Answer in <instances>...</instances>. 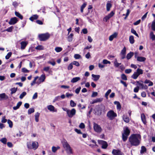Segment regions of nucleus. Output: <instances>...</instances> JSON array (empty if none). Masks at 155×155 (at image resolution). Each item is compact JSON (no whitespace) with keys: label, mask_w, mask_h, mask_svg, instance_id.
Listing matches in <instances>:
<instances>
[{"label":"nucleus","mask_w":155,"mask_h":155,"mask_svg":"<svg viewBox=\"0 0 155 155\" xmlns=\"http://www.w3.org/2000/svg\"><path fill=\"white\" fill-rule=\"evenodd\" d=\"M18 21V20L17 18L14 17L10 19L8 23L10 25H14Z\"/></svg>","instance_id":"obj_14"},{"label":"nucleus","mask_w":155,"mask_h":155,"mask_svg":"<svg viewBox=\"0 0 155 155\" xmlns=\"http://www.w3.org/2000/svg\"><path fill=\"white\" fill-rule=\"evenodd\" d=\"M45 79V76L44 74H42L39 78L38 80L37 81L36 84H40L41 83L44 82Z\"/></svg>","instance_id":"obj_12"},{"label":"nucleus","mask_w":155,"mask_h":155,"mask_svg":"<svg viewBox=\"0 0 155 155\" xmlns=\"http://www.w3.org/2000/svg\"><path fill=\"white\" fill-rule=\"evenodd\" d=\"M141 120L144 124H146V121L145 118V117L144 114H141Z\"/></svg>","instance_id":"obj_28"},{"label":"nucleus","mask_w":155,"mask_h":155,"mask_svg":"<svg viewBox=\"0 0 155 155\" xmlns=\"http://www.w3.org/2000/svg\"><path fill=\"white\" fill-rule=\"evenodd\" d=\"M38 76H36L35 78L32 81V82L31 83V86H33L35 83H36V81L38 78Z\"/></svg>","instance_id":"obj_42"},{"label":"nucleus","mask_w":155,"mask_h":155,"mask_svg":"<svg viewBox=\"0 0 155 155\" xmlns=\"http://www.w3.org/2000/svg\"><path fill=\"white\" fill-rule=\"evenodd\" d=\"M76 112L75 109L72 108L71 110L69 109L67 114L69 117L71 118L75 114Z\"/></svg>","instance_id":"obj_10"},{"label":"nucleus","mask_w":155,"mask_h":155,"mask_svg":"<svg viewBox=\"0 0 155 155\" xmlns=\"http://www.w3.org/2000/svg\"><path fill=\"white\" fill-rule=\"evenodd\" d=\"M63 146L67 151V153L71 154L72 153V149L70 145L66 140H64L62 142Z\"/></svg>","instance_id":"obj_3"},{"label":"nucleus","mask_w":155,"mask_h":155,"mask_svg":"<svg viewBox=\"0 0 155 155\" xmlns=\"http://www.w3.org/2000/svg\"><path fill=\"white\" fill-rule=\"evenodd\" d=\"M93 128L94 131L97 133H100L102 131V129L100 126L95 123L94 124Z\"/></svg>","instance_id":"obj_9"},{"label":"nucleus","mask_w":155,"mask_h":155,"mask_svg":"<svg viewBox=\"0 0 155 155\" xmlns=\"http://www.w3.org/2000/svg\"><path fill=\"white\" fill-rule=\"evenodd\" d=\"M123 119L124 121L126 123H128L130 121V119L127 115H124L123 116Z\"/></svg>","instance_id":"obj_21"},{"label":"nucleus","mask_w":155,"mask_h":155,"mask_svg":"<svg viewBox=\"0 0 155 155\" xmlns=\"http://www.w3.org/2000/svg\"><path fill=\"white\" fill-rule=\"evenodd\" d=\"M126 49L125 47H124L123 49L121 50L120 54H126Z\"/></svg>","instance_id":"obj_44"},{"label":"nucleus","mask_w":155,"mask_h":155,"mask_svg":"<svg viewBox=\"0 0 155 155\" xmlns=\"http://www.w3.org/2000/svg\"><path fill=\"white\" fill-rule=\"evenodd\" d=\"M139 90V87L138 86H137L134 88V92L137 93L138 92Z\"/></svg>","instance_id":"obj_62"},{"label":"nucleus","mask_w":155,"mask_h":155,"mask_svg":"<svg viewBox=\"0 0 155 155\" xmlns=\"http://www.w3.org/2000/svg\"><path fill=\"white\" fill-rule=\"evenodd\" d=\"M151 28L152 29L155 31V21H153L151 25Z\"/></svg>","instance_id":"obj_54"},{"label":"nucleus","mask_w":155,"mask_h":155,"mask_svg":"<svg viewBox=\"0 0 155 155\" xmlns=\"http://www.w3.org/2000/svg\"><path fill=\"white\" fill-rule=\"evenodd\" d=\"M50 35L48 33L42 34L38 35V38L40 41H44L48 39L50 37Z\"/></svg>","instance_id":"obj_7"},{"label":"nucleus","mask_w":155,"mask_h":155,"mask_svg":"<svg viewBox=\"0 0 155 155\" xmlns=\"http://www.w3.org/2000/svg\"><path fill=\"white\" fill-rule=\"evenodd\" d=\"M38 16L37 15H34L29 18V19L31 21H33L34 20L37 19L38 18Z\"/></svg>","instance_id":"obj_25"},{"label":"nucleus","mask_w":155,"mask_h":155,"mask_svg":"<svg viewBox=\"0 0 155 155\" xmlns=\"http://www.w3.org/2000/svg\"><path fill=\"white\" fill-rule=\"evenodd\" d=\"M150 36H151V38L153 40H155V35L153 34V32H151L150 33Z\"/></svg>","instance_id":"obj_51"},{"label":"nucleus","mask_w":155,"mask_h":155,"mask_svg":"<svg viewBox=\"0 0 155 155\" xmlns=\"http://www.w3.org/2000/svg\"><path fill=\"white\" fill-rule=\"evenodd\" d=\"M28 43L26 41H22L21 42V48L22 50L24 49L27 46Z\"/></svg>","instance_id":"obj_18"},{"label":"nucleus","mask_w":155,"mask_h":155,"mask_svg":"<svg viewBox=\"0 0 155 155\" xmlns=\"http://www.w3.org/2000/svg\"><path fill=\"white\" fill-rule=\"evenodd\" d=\"M73 64H74L76 66L78 67L80 65V64L77 61H74L72 62Z\"/></svg>","instance_id":"obj_55"},{"label":"nucleus","mask_w":155,"mask_h":155,"mask_svg":"<svg viewBox=\"0 0 155 155\" xmlns=\"http://www.w3.org/2000/svg\"><path fill=\"white\" fill-rule=\"evenodd\" d=\"M117 34L116 32L114 33L113 34L110 36L109 38V40L110 41H112L114 38L117 37Z\"/></svg>","instance_id":"obj_19"},{"label":"nucleus","mask_w":155,"mask_h":155,"mask_svg":"<svg viewBox=\"0 0 155 155\" xmlns=\"http://www.w3.org/2000/svg\"><path fill=\"white\" fill-rule=\"evenodd\" d=\"M121 78L124 80H127V78L126 76L124 74L121 75Z\"/></svg>","instance_id":"obj_49"},{"label":"nucleus","mask_w":155,"mask_h":155,"mask_svg":"<svg viewBox=\"0 0 155 155\" xmlns=\"http://www.w3.org/2000/svg\"><path fill=\"white\" fill-rule=\"evenodd\" d=\"M147 151V149L144 146H142L141 148V150L140 151V153L143 154L144 153L146 152Z\"/></svg>","instance_id":"obj_27"},{"label":"nucleus","mask_w":155,"mask_h":155,"mask_svg":"<svg viewBox=\"0 0 155 155\" xmlns=\"http://www.w3.org/2000/svg\"><path fill=\"white\" fill-rule=\"evenodd\" d=\"M130 133V131L127 127L124 128L123 133L122 134V140L124 141H126L128 138V136Z\"/></svg>","instance_id":"obj_4"},{"label":"nucleus","mask_w":155,"mask_h":155,"mask_svg":"<svg viewBox=\"0 0 155 155\" xmlns=\"http://www.w3.org/2000/svg\"><path fill=\"white\" fill-rule=\"evenodd\" d=\"M96 107L97 108H96L94 110L95 114L99 116L102 114V113H105V107L104 105L101 104L96 106Z\"/></svg>","instance_id":"obj_2"},{"label":"nucleus","mask_w":155,"mask_h":155,"mask_svg":"<svg viewBox=\"0 0 155 155\" xmlns=\"http://www.w3.org/2000/svg\"><path fill=\"white\" fill-rule=\"evenodd\" d=\"M98 142L99 143L102 145L101 147L102 148L105 149L108 146L107 143L105 141L100 140H98Z\"/></svg>","instance_id":"obj_11"},{"label":"nucleus","mask_w":155,"mask_h":155,"mask_svg":"<svg viewBox=\"0 0 155 155\" xmlns=\"http://www.w3.org/2000/svg\"><path fill=\"white\" fill-rule=\"evenodd\" d=\"M74 57L75 59H79L81 58V56L78 54H75L74 55Z\"/></svg>","instance_id":"obj_52"},{"label":"nucleus","mask_w":155,"mask_h":155,"mask_svg":"<svg viewBox=\"0 0 155 155\" xmlns=\"http://www.w3.org/2000/svg\"><path fill=\"white\" fill-rule=\"evenodd\" d=\"M112 153L114 155H123V153L119 150L113 149Z\"/></svg>","instance_id":"obj_13"},{"label":"nucleus","mask_w":155,"mask_h":155,"mask_svg":"<svg viewBox=\"0 0 155 155\" xmlns=\"http://www.w3.org/2000/svg\"><path fill=\"white\" fill-rule=\"evenodd\" d=\"M98 95V93L97 92H93L91 96L92 97H95L97 96Z\"/></svg>","instance_id":"obj_61"},{"label":"nucleus","mask_w":155,"mask_h":155,"mask_svg":"<svg viewBox=\"0 0 155 155\" xmlns=\"http://www.w3.org/2000/svg\"><path fill=\"white\" fill-rule=\"evenodd\" d=\"M85 126L84 124L83 123H81L79 126V127L81 129L84 128H85Z\"/></svg>","instance_id":"obj_63"},{"label":"nucleus","mask_w":155,"mask_h":155,"mask_svg":"<svg viewBox=\"0 0 155 155\" xmlns=\"http://www.w3.org/2000/svg\"><path fill=\"white\" fill-rule=\"evenodd\" d=\"M74 36L73 33H71L68 37V40L69 42H71L73 40V37Z\"/></svg>","instance_id":"obj_29"},{"label":"nucleus","mask_w":155,"mask_h":155,"mask_svg":"<svg viewBox=\"0 0 155 155\" xmlns=\"http://www.w3.org/2000/svg\"><path fill=\"white\" fill-rule=\"evenodd\" d=\"M22 102L21 101H19L18 103L16 106H14L13 107V109L14 110H17L18 109L20 106L21 105Z\"/></svg>","instance_id":"obj_24"},{"label":"nucleus","mask_w":155,"mask_h":155,"mask_svg":"<svg viewBox=\"0 0 155 155\" xmlns=\"http://www.w3.org/2000/svg\"><path fill=\"white\" fill-rule=\"evenodd\" d=\"M8 98V96L5 93L0 94V101L6 100Z\"/></svg>","instance_id":"obj_15"},{"label":"nucleus","mask_w":155,"mask_h":155,"mask_svg":"<svg viewBox=\"0 0 155 155\" xmlns=\"http://www.w3.org/2000/svg\"><path fill=\"white\" fill-rule=\"evenodd\" d=\"M73 64L71 62L70 64L68 67V70L72 69L73 68Z\"/></svg>","instance_id":"obj_53"},{"label":"nucleus","mask_w":155,"mask_h":155,"mask_svg":"<svg viewBox=\"0 0 155 155\" xmlns=\"http://www.w3.org/2000/svg\"><path fill=\"white\" fill-rule=\"evenodd\" d=\"M114 12L113 11H112L107 15L110 18L114 15Z\"/></svg>","instance_id":"obj_58"},{"label":"nucleus","mask_w":155,"mask_h":155,"mask_svg":"<svg viewBox=\"0 0 155 155\" xmlns=\"http://www.w3.org/2000/svg\"><path fill=\"white\" fill-rule=\"evenodd\" d=\"M132 72V70L130 69H126L125 70V72L126 74H129Z\"/></svg>","instance_id":"obj_60"},{"label":"nucleus","mask_w":155,"mask_h":155,"mask_svg":"<svg viewBox=\"0 0 155 155\" xmlns=\"http://www.w3.org/2000/svg\"><path fill=\"white\" fill-rule=\"evenodd\" d=\"M112 7V5L110 3H107L106 4V9L107 12L110 11V8Z\"/></svg>","instance_id":"obj_31"},{"label":"nucleus","mask_w":155,"mask_h":155,"mask_svg":"<svg viewBox=\"0 0 155 155\" xmlns=\"http://www.w3.org/2000/svg\"><path fill=\"white\" fill-rule=\"evenodd\" d=\"M110 18L107 15L104 18L103 20L104 21H105V22H107Z\"/></svg>","instance_id":"obj_64"},{"label":"nucleus","mask_w":155,"mask_h":155,"mask_svg":"<svg viewBox=\"0 0 155 155\" xmlns=\"http://www.w3.org/2000/svg\"><path fill=\"white\" fill-rule=\"evenodd\" d=\"M141 140V135L138 134H133L129 137V141L132 146H137L139 145Z\"/></svg>","instance_id":"obj_1"},{"label":"nucleus","mask_w":155,"mask_h":155,"mask_svg":"<svg viewBox=\"0 0 155 155\" xmlns=\"http://www.w3.org/2000/svg\"><path fill=\"white\" fill-rule=\"evenodd\" d=\"M92 77L94 78L93 80L94 81H97L100 78V75H95L94 74H92Z\"/></svg>","instance_id":"obj_22"},{"label":"nucleus","mask_w":155,"mask_h":155,"mask_svg":"<svg viewBox=\"0 0 155 155\" xmlns=\"http://www.w3.org/2000/svg\"><path fill=\"white\" fill-rule=\"evenodd\" d=\"M62 50V48L60 47H57L55 48V51L57 52H59L61 51Z\"/></svg>","instance_id":"obj_40"},{"label":"nucleus","mask_w":155,"mask_h":155,"mask_svg":"<svg viewBox=\"0 0 155 155\" xmlns=\"http://www.w3.org/2000/svg\"><path fill=\"white\" fill-rule=\"evenodd\" d=\"M12 54L11 52L8 53L7 55L5 56V58L6 59H8L10 57Z\"/></svg>","instance_id":"obj_50"},{"label":"nucleus","mask_w":155,"mask_h":155,"mask_svg":"<svg viewBox=\"0 0 155 155\" xmlns=\"http://www.w3.org/2000/svg\"><path fill=\"white\" fill-rule=\"evenodd\" d=\"M103 100V98H97L91 102L90 103L91 104H93L97 103H100Z\"/></svg>","instance_id":"obj_17"},{"label":"nucleus","mask_w":155,"mask_h":155,"mask_svg":"<svg viewBox=\"0 0 155 155\" xmlns=\"http://www.w3.org/2000/svg\"><path fill=\"white\" fill-rule=\"evenodd\" d=\"M114 103L115 104L117 105V109L120 110L121 108V106L120 103L119 102L115 101L114 102Z\"/></svg>","instance_id":"obj_34"},{"label":"nucleus","mask_w":155,"mask_h":155,"mask_svg":"<svg viewBox=\"0 0 155 155\" xmlns=\"http://www.w3.org/2000/svg\"><path fill=\"white\" fill-rule=\"evenodd\" d=\"M60 100V97L59 96H58L55 97L53 101V102H54L55 101H59Z\"/></svg>","instance_id":"obj_57"},{"label":"nucleus","mask_w":155,"mask_h":155,"mask_svg":"<svg viewBox=\"0 0 155 155\" xmlns=\"http://www.w3.org/2000/svg\"><path fill=\"white\" fill-rule=\"evenodd\" d=\"M17 88L13 87L11 88L10 89L11 91V94H12L14 93H15L17 91Z\"/></svg>","instance_id":"obj_38"},{"label":"nucleus","mask_w":155,"mask_h":155,"mask_svg":"<svg viewBox=\"0 0 155 155\" xmlns=\"http://www.w3.org/2000/svg\"><path fill=\"white\" fill-rule=\"evenodd\" d=\"M27 145L28 149H33L36 150L38 147V143L37 142L33 141L32 143L31 142H28L27 143Z\"/></svg>","instance_id":"obj_5"},{"label":"nucleus","mask_w":155,"mask_h":155,"mask_svg":"<svg viewBox=\"0 0 155 155\" xmlns=\"http://www.w3.org/2000/svg\"><path fill=\"white\" fill-rule=\"evenodd\" d=\"M81 78L79 77H76L73 78L71 80V82L74 83L80 80Z\"/></svg>","instance_id":"obj_23"},{"label":"nucleus","mask_w":155,"mask_h":155,"mask_svg":"<svg viewBox=\"0 0 155 155\" xmlns=\"http://www.w3.org/2000/svg\"><path fill=\"white\" fill-rule=\"evenodd\" d=\"M35 49L38 50H43L44 49V47L42 45H39L35 47Z\"/></svg>","instance_id":"obj_41"},{"label":"nucleus","mask_w":155,"mask_h":155,"mask_svg":"<svg viewBox=\"0 0 155 155\" xmlns=\"http://www.w3.org/2000/svg\"><path fill=\"white\" fill-rule=\"evenodd\" d=\"M40 114L38 112H37L35 115V120L36 122H38L39 121V117Z\"/></svg>","instance_id":"obj_33"},{"label":"nucleus","mask_w":155,"mask_h":155,"mask_svg":"<svg viewBox=\"0 0 155 155\" xmlns=\"http://www.w3.org/2000/svg\"><path fill=\"white\" fill-rule=\"evenodd\" d=\"M70 105L72 107H74L76 106V104L72 100H71L70 102Z\"/></svg>","instance_id":"obj_48"},{"label":"nucleus","mask_w":155,"mask_h":155,"mask_svg":"<svg viewBox=\"0 0 155 155\" xmlns=\"http://www.w3.org/2000/svg\"><path fill=\"white\" fill-rule=\"evenodd\" d=\"M22 72L24 73H28L29 71L25 68H23L21 70Z\"/></svg>","instance_id":"obj_59"},{"label":"nucleus","mask_w":155,"mask_h":155,"mask_svg":"<svg viewBox=\"0 0 155 155\" xmlns=\"http://www.w3.org/2000/svg\"><path fill=\"white\" fill-rule=\"evenodd\" d=\"M0 141L4 144H6L7 141V139L5 138H2L0 140Z\"/></svg>","instance_id":"obj_43"},{"label":"nucleus","mask_w":155,"mask_h":155,"mask_svg":"<svg viewBox=\"0 0 155 155\" xmlns=\"http://www.w3.org/2000/svg\"><path fill=\"white\" fill-rule=\"evenodd\" d=\"M143 70L140 68H137L136 71L134 72V74L131 76V78L134 79H137L140 74H143Z\"/></svg>","instance_id":"obj_6"},{"label":"nucleus","mask_w":155,"mask_h":155,"mask_svg":"<svg viewBox=\"0 0 155 155\" xmlns=\"http://www.w3.org/2000/svg\"><path fill=\"white\" fill-rule=\"evenodd\" d=\"M15 15L20 18L21 19H22L23 18V16L18 12L15 11Z\"/></svg>","instance_id":"obj_30"},{"label":"nucleus","mask_w":155,"mask_h":155,"mask_svg":"<svg viewBox=\"0 0 155 155\" xmlns=\"http://www.w3.org/2000/svg\"><path fill=\"white\" fill-rule=\"evenodd\" d=\"M114 66L116 68H118L121 64V63H119L117 62V59H116L114 62Z\"/></svg>","instance_id":"obj_32"},{"label":"nucleus","mask_w":155,"mask_h":155,"mask_svg":"<svg viewBox=\"0 0 155 155\" xmlns=\"http://www.w3.org/2000/svg\"><path fill=\"white\" fill-rule=\"evenodd\" d=\"M7 122L9 124V127L10 128H12L13 126L12 122L10 120H8Z\"/></svg>","instance_id":"obj_47"},{"label":"nucleus","mask_w":155,"mask_h":155,"mask_svg":"<svg viewBox=\"0 0 155 155\" xmlns=\"http://www.w3.org/2000/svg\"><path fill=\"white\" fill-rule=\"evenodd\" d=\"M137 61L139 62H144L146 60V58L144 57L138 56L137 58Z\"/></svg>","instance_id":"obj_20"},{"label":"nucleus","mask_w":155,"mask_h":155,"mask_svg":"<svg viewBox=\"0 0 155 155\" xmlns=\"http://www.w3.org/2000/svg\"><path fill=\"white\" fill-rule=\"evenodd\" d=\"M48 109L50 111L53 112H57V109L55 108L54 106L52 105H49L47 106Z\"/></svg>","instance_id":"obj_16"},{"label":"nucleus","mask_w":155,"mask_h":155,"mask_svg":"<svg viewBox=\"0 0 155 155\" xmlns=\"http://www.w3.org/2000/svg\"><path fill=\"white\" fill-rule=\"evenodd\" d=\"M27 94L26 92H23L19 96V98L21 99H22Z\"/></svg>","instance_id":"obj_45"},{"label":"nucleus","mask_w":155,"mask_h":155,"mask_svg":"<svg viewBox=\"0 0 155 155\" xmlns=\"http://www.w3.org/2000/svg\"><path fill=\"white\" fill-rule=\"evenodd\" d=\"M13 28V27L12 26L7 28V29L4 30V31H7L8 32H11L12 31Z\"/></svg>","instance_id":"obj_35"},{"label":"nucleus","mask_w":155,"mask_h":155,"mask_svg":"<svg viewBox=\"0 0 155 155\" xmlns=\"http://www.w3.org/2000/svg\"><path fill=\"white\" fill-rule=\"evenodd\" d=\"M87 5V3L86 2L84 3L81 6V12H83V9Z\"/></svg>","instance_id":"obj_39"},{"label":"nucleus","mask_w":155,"mask_h":155,"mask_svg":"<svg viewBox=\"0 0 155 155\" xmlns=\"http://www.w3.org/2000/svg\"><path fill=\"white\" fill-rule=\"evenodd\" d=\"M103 63L104 64H110V61L104 59L103 61Z\"/></svg>","instance_id":"obj_56"},{"label":"nucleus","mask_w":155,"mask_h":155,"mask_svg":"<svg viewBox=\"0 0 155 155\" xmlns=\"http://www.w3.org/2000/svg\"><path fill=\"white\" fill-rule=\"evenodd\" d=\"M134 53L133 52H130L129 53L127 54L126 58L127 60L130 59L131 57L134 55Z\"/></svg>","instance_id":"obj_26"},{"label":"nucleus","mask_w":155,"mask_h":155,"mask_svg":"<svg viewBox=\"0 0 155 155\" xmlns=\"http://www.w3.org/2000/svg\"><path fill=\"white\" fill-rule=\"evenodd\" d=\"M129 41L130 43L133 44L134 43V37L133 36H130L129 37Z\"/></svg>","instance_id":"obj_36"},{"label":"nucleus","mask_w":155,"mask_h":155,"mask_svg":"<svg viewBox=\"0 0 155 155\" xmlns=\"http://www.w3.org/2000/svg\"><path fill=\"white\" fill-rule=\"evenodd\" d=\"M35 111L34 109L33 108H30L28 110V114H30L31 113L34 112Z\"/></svg>","instance_id":"obj_46"},{"label":"nucleus","mask_w":155,"mask_h":155,"mask_svg":"<svg viewBox=\"0 0 155 155\" xmlns=\"http://www.w3.org/2000/svg\"><path fill=\"white\" fill-rule=\"evenodd\" d=\"M111 91V89H109L107 91L106 93L105 97L106 98V99H108V96L109 94L110 93Z\"/></svg>","instance_id":"obj_37"},{"label":"nucleus","mask_w":155,"mask_h":155,"mask_svg":"<svg viewBox=\"0 0 155 155\" xmlns=\"http://www.w3.org/2000/svg\"><path fill=\"white\" fill-rule=\"evenodd\" d=\"M107 115L110 120H112L117 117V114L114 111L110 110L107 112Z\"/></svg>","instance_id":"obj_8"}]
</instances>
